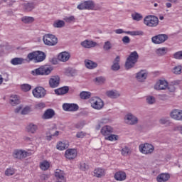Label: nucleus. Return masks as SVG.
Returning a JSON list of instances; mask_svg holds the SVG:
<instances>
[{"label": "nucleus", "mask_w": 182, "mask_h": 182, "mask_svg": "<svg viewBox=\"0 0 182 182\" xmlns=\"http://www.w3.org/2000/svg\"><path fill=\"white\" fill-rule=\"evenodd\" d=\"M27 58L30 62L34 60L35 63H39V62H43L46 59V54L40 50L33 51L28 54Z\"/></svg>", "instance_id": "f257e3e1"}, {"label": "nucleus", "mask_w": 182, "mask_h": 182, "mask_svg": "<svg viewBox=\"0 0 182 182\" xmlns=\"http://www.w3.org/2000/svg\"><path fill=\"white\" fill-rule=\"evenodd\" d=\"M155 90H169V92H174L175 88L173 85H168V82L166 80H159L154 86Z\"/></svg>", "instance_id": "f03ea898"}, {"label": "nucleus", "mask_w": 182, "mask_h": 182, "mask_svg": "<svg viewBox=\"0 0 182 182\" xmlns=\"http://www.w3.org/2000/svg\"><path fill=\"white\" fill-rule=\"evenodd\" d=\"M144 23L149 28H156L159 25V18L153 15L146 16L144 18Z\"/></svg>", "instance_id": "7ed1b4c3"}, {"label": "nucleus", "mask_w": 182, "mask_h": 182, "mask_svg": "<svg viewBox=\"0 0 182 182\" xmlns=\"http://www.w3.org/2000/svg\"><path fill=\"white\" fill-rule=\"evenodd\" d=\"M139 59V54L136 51H134L131 53L130 55L127 60V62L125 63V68L127 69H132L133 66H134V64L137 63V60Z\"/></svg>", "instance_id": "20e7f679"}, {"label": "nucleus", "mask_w": 182, "mask_h": 182, "mask_svg": "<svg viewBox=\"0 0 182 182\" xmlns=\"http://www.w3.org/2000/svg\"><path fill=\"white\" fill-rule=\"evenodd\" d=\"M90 103L91 105V107L95 110H101V109H103V106H105L103 100H102L99 97H91L90 99Z\"/></svg>", "instance_id": "39448f33"}, {"label": "nucleus", "mask_w": 182, "mask_h": 182, "mask_svg": "<svg viewBox=\"0 0 182 182\" xmlns=\"http://www.w3.org/2000/svg\"><path fill=\"white\" fill-rule=\"evenodd\" d=\"M12 156L14 159H16L17 160H22V159L32 156V153L22 149H15L12 153Z\"/></svg>", "instance_id": "423d86ee"}, {"label": "nucleus", "mask_w": 182, "mask_h": 182, "mask_svg": "<svg viewBox=\"0 0 182 182\" xmlns=\"http://www.w3.org/2000/svg\"><path fill=\"white\" fill-rule=\"evenodd\" d=\"M43 41L45 45L48 46H55L58 44V38L53 34H45Z\"/></svg>", "instance_id": "0eeeda50"}, {"label": "nucleus", "mask_w": 182, "mask_h": 182, "mask_svg": "<svg viewBox=\"0 0 182 182\" xmlns=\"http://www.w3.org/2000/svg\"><path fill=\"white\" fill-rule=\"evenodd\" d=\"M140 153L142 154H151L154 151V146L150 144H142L139 146Z\"/></svg>", "instance_id": "6e6552de"}, {"label": "nucleus", "mask_w": 182, "mask_h": 182, "mask_svg": "<svg viewBox=\"0 0 182 182\" xmlns=\"http://www.w3.org/2000/svg\"><path fill=\"white\" fill-rule=\"evenodd\" d=\"M124 122L127 124H130L131 126H133V124H137V122H139V119L133 114L128 113L124 116Z\"/></svg>", "instance_id": "1a4fd4ad"}, {"label": "nucleus", "mask_w": 182, "mask_h": 182, "mask_svg": "<svg viewBox=\"0 0 182 182\" xmlns=\"http://www.w3.org/2000/svg\"><path fill=\"white\" fill-rule=\"evenodd\" d=\"M168 39V36L166 34H159L151 38L152 43L155 45H160L164 43Z\"/></svg>", "instance_id": "9d476101"}, {"label": "nucleus", "mask_w": 182, "mask_h": 182, "mask_svg": "<svg viewBox=\"0 0 182 182\" xmlns=\"http://www.w3.org/2000/svg\"><path fill=\"white\" fill-rule=\"evenodd\" d=\"M33 95L36 99H41L42 97H45L46 95V90L43 87H37L34 90H33Z\"/></svg>", "instance_id": "9b49d317"}, {"label": "nucleus", "mask_w": 182, "mask_h": 182, "mask_svg": "<svg viewBox=\"0 0 182 182\" xmlns=\"http://www.w3.org/2000/svg\"><path fill=\"white\" fill-rule=\"evenodd\" d=\"M115 33L120 35L122 33H126L127 35H130L131 36H142L144 34L141 31H124L122 28L114 30Z\"/></svg>", "instance_id": "f8f14e48"}, {"label": "nucleus", "mask_w": 182, "mask_h": 182, "mask_svg": "<svg viewBox=\"0 0 182 182\" xmlns=\"http://www.w3.org/2000/svg\"><path fill=\"white\" fill-rule=\"evenodd\" d=\"M169 116L171 119L176 120V122H182V109H174L171 111Z\"/></svg>", "instance_id": "ddd939ff"}, {"label": "nucleus", "mask_w": 182, "mask_h": 182, "mask_svg": "<svg viewBox=\"0 0 182 182\" xmlns=\"http://www.w3.org/2000/svg\"><path fill=\"white\" fill-rule=\"evenodd\" d=\"M23 140L26 143H28V144H33V146H38L39 143H41V138L36 136L31 137L26 136L23 137Z\"/></svg>", "instance_id": "4468645a"}, {"label": "nucleus", "mask_w": 182, "mask_h": 182, "mask_svg": "<svg viewBox=\"0 0 182 182\" xmlns=\"http://www.w3.org/2000/svg\"><path fill=\"white\" fill-rule=\"evenodd\" d=\"M65 157L68 160H73L77 157V150L75 149H68L65 152Z\"/></svg>", "instance_id": "2eb2a0df"}, {"label": "nucleus", "mask_w": 182, "mask_h": 182, "mask_svg": "<svg viewBox=\"0 0 182 182\" xmlns=\"http://www.w3.org/2000/svg\"><path fill=\"white\" fill-rule=\"evenodd\" d=\"M49 86L52 87V89H55L59 86V83H60V77L58 75L52 76L49 80Z\"/></svg>", "instance_id": "dca6fc26"}, {"label": "nucleus", "mask_w": 182, "mask_h": 182, "mask_svg": "<svg viewBox=\"0 0 182 182\" xmlns=\"http://www.w3.org/2000/svg\"><path fill=\"white\" fill-rule=\"evenodd\" d=\"M148 75L147 71L141 70L136 74L135 78L137 82H144L147 79Z\"/></svg>", "instance_id": "f3484780"}, {"label": "nucleus", "mask_w": 182, "mask_h": 182, "mask_svg": "<svg viewBox=\"0 0 182 182\" xmlns=\"http://www.w3.org/2000/svg\"><path fill=\"white\" fill-rule=\"evenodd\" d=\"M63 109L65 112H76L79 110V105L76 104H64L63 105Z\"/></svg>", "instance_id": "a211bd4d"}, {"label": "nucleus", "mask_w": 182, "mask_h": 182, "mask_svg": "<svg viewBox=\"0 0 182 182\" xmlns=\"http://www.w3.org/2000/svg\"><path fill=\"white\" fill-rule=\"evenodd\" d=\"M85 9H87L88 11H98V9H100V7L95 4V2L92 1H85Z\"/></svg>", "instance_id": "6ab92c4d"}, {"label": "nucleus", "mask_w": 182, "mask_h": 182, "mask_svg": "<svg viewBox=\"0 0 182 182\" xmlns=\"http://www.w3.org/2000/svg\"><path fill=\"white\" fill-rule=\"evenodd\" d=\"M113 133V127L109 125H105L101 129V134L105 137H107L109 134Z\"/></svg>", "instance_id": "aec40b11"}, {"label": "nucleus", "mask_w": 182, "mask_h": 182, "mask_svg": "<svg viewBox=\"0 0 182 182\" xmlns=\"http://www.w3.org/2000/svg\"><path fill=\"white\" fill-rule=\"evenodd\" d=\"M106 176V169L102 168H96L94 170V177H97V178H102V177H105Z\"/></svg>", "instance_id": "412c9836"}, {"label": "nucleus", "mask_w": 182, "mask_h": 182, "mask_svg": "<svg viewBox=\"0 0 182 182\" xmlns=\"http://www.w3.org/2000/svg\"><path fill=\"white\" fill-rule=\"evenodd\" d=\"M58 59L60 62H68L70 59V54L66 51L61 52L58 54Z\"/></svg>", "instance_id": "4be33fe9"}, {"label": "nucleus", "mask_w": 182, "mask_h": 182, "mask_svg": "<svg viewBox=\"0 0 182 182\" xmlns=\"http://www.w3.org/2000/svg\"><path fill=\"white\" fill-rule=\"evenodd\" d=\"M69 147V142L66 141H60L56 144L57 150H60V151H63V150H66Z\"/></svg>", "instance_id": "5701e85b"}, {"label": "nucleus", "mask_w": 182, "mask_h": 182, "mask_svg": "<svg viewBox=\"0 0 182 182\" xmlns=\"http://www.w3.org/2000/svg\"><path fill=\"white\" fill-rule=\"evenodd\" d=\"M26 130L28 133H31V134H35V133H36V132L38 131V125L33 123H30L26 126Z\"/></svg>", "instance_id": "b1692460"}, {"label": "nucleus", "mask_w": 182, "mask_h": 182, "mask_svg": "<svg viewBox=\"0 0 182 182\" xmlns=\"http://www.w3.org/2000/svg\"><path fill=\"white\" fill-rule=\"evenodd\" d=\"M97 43L90 40H85L81 43V46L83 48H87V49H90V48H95Z\"/></svg>", "instance_id": "393cba45"}, {"label": "nucleus", "mask_w": 182, "mask_h": 182, "mask_svg": "<svg viewBox=\"0 0 182 182\" xmlns=\"http://www.w3.org/2000/svg\"><path fill=\"white\" fill-rule=\"evenodd\" d=\"M55 116V111L52 109H48L46 110L44 114L42 116V118L44 119L45 120H48L49 119H52Z\"/></svg>", "instance_id": "a878e982"}, {"label": "nucleus", "mask_w": 182, "mask_h": 182, "mask_svg": "<svg viewBox=\"0 0 182 182\" xmlns=\"http://www.w3.org/2000/svg\"><path fill=\"white\" fill-rule=\"evenodd\" d=\"M169 179L170 174L166 173H161L156 177V181L158 182H166L168 181Z\"/></svg>", "instance_id": "bb28decb"}, {"label": "nucleus", "mask_w": 182, "mask_h": 182, "mask_svg": "<svg viewBox=\"0 0 182 182\" xmlns=\"http://www.w3.org/2000/svg\"><path fill=\"white\" fill-rule=\"evenodd\" d=\"M9 103L11 106H16L21 103V100L18 95H14L10 97Z\"/></svg>", "instance_id": "cd10ccee"}, {"label": "nucleus", "mask_w": 182, "mask_h": 182, "mask_svg": "<svg viewBox=\"0 0 182 182\" xmlns=\"http://www.w3.org/2000/svg\"><path fill=\"white\" fill-rule=\"evenodd\" d=\"M85 68L87 69H96L97 68V63L92 61L91 60H85Z\"/></svg>", "instance_id": "c85d7f7f"}, {"label": "nucleus", "mask_w": 182, "mask_h": 182, "mask_svg": "<svg viewBox=\"0 0 182 182\" xmlns=\"http://www.w3.org/2000/svg\"><path fill=\"white\" fill-rule=\"evenodd\" d=\"M114 177L117 181H124L126 179V173L123 171H118L114 174Z\"/></svg>", "instance_id": "c756f323"}, {"label": "nucleus", "mask_w": 182, "mask_h": 182, "mask_svg": "<svg viewBox=\"0 0 182 182\" xmlns=\"http://www.w3.org/2000/svg\"><path fill=\"white\" fill-rule=\"evenodd\" d=\"M68 92H69V87L68 86L55 90V95H58V96H60L62 95H66Z\"/></svg>", "instance_id": "7c9ffc66"}, {"label": "nucleus", "mask_w": 182, "mask_h": 182, "mask_svg": "<svg viewBox=\"0 0 182 182\" xmlns=\"http://www.w3.org/2000/svg\"><path fill=\"white\" fill-rule=\"evenodd\" d=\"M119 62H120V57L117 56L113 62V65L111 67L112 70H119L120 69V65L119 64Z\"/></svg>", "instance_id": "2f4dec72"}, {"label": "nucleus", "mask_w": 182, "mask_h": 182, "mask_svg": "<svg viewBox=\"0 0 182 182\" xmlns=\"http://www.w3.org/2000/svg\"><path fill=\"white\" fill-rule=\"evenodd\" d=\"M43 70V75L48 76V75H50L52 73V70H53V67L48 65V66H42Z\"/></svg>", "instance_id": "473e14b6"}, {"label": "nucleus", "mask_w": 182, "mask_h": 182, "mask_svg": "<svg viewBox=\"0 0 182 182\" xmlns=\"http://www.w3.org/2000/svg\"><path fill=\"white\" fill-rule=\"evenodd\" d=\"M49 167H50V162L48 161H43L40 163V168L43 171L49 170Z\"/></svg>", "instance_id": "72a5a7b5"}, {"label": "nucleus", "mask_w": 182, "mask_h": 182, "mask_svg": "<svg viewBox=\"0 0 182 182\" xmlns=\"http://www.w3.org/2000/svg\"><path fill=\"white\" fill-rule=\"evenodd\" d=\"M106 95L111 99H116V97H119V96H120V94H119V92L116 90L107 91Z\"/></svg>", "instance_id": "f704fd0d"}, {"label": "nucleus", "mask_w": 182, "mask_h": 182, "mask_svg": "<svg viewBox=\"0 0 182 182\" xmlns=\"http://www.w3.org/2000/svg\"><path fill=\"white\" fill-rule=\"evenodd\" d=\"M121 154L124 157L130 156L132 154V149L127 146H124L121 150Z\"/></svg>", "instance_id": "c9c22d12"}, {"label": "nucleus", "mask_w": 182, "mask_h": 182, "mask_svg": "<svg viewBox=\"0 0 182 182\" xmlns=\"http://www.w3.org/2000/svg\"><path fill=\"white\" fill-rule=\"evenodd\" d=\"M167 52H168V49L166 47L159 48L156 50V53L158 56H164Z\"/></svg>", "instance_id": "e433bc0d"}, {"label": "nucleus", "mask_w": 182, "mask_h": 182, "mask_svg": "<svg viewBox=\"0 0 182 182\" xmlns=\"http://www.w3.org/2000/svg\"><path fill=\"white\" fill-rule=\"evenodd\" d=\"M132 18L133 21H136V22H139L143 19V15L140 13L134 12L132 14Z\"/></svg>", "instance_id": "4c0bfd02"}, {"label": "nucleus", "mask_w": 182, "mask_h": 182, "mask_svg": "<svg viewBox=\"0 0 182 182\" xmlns=\"http://www.w3.org/2000/svg\"><path fill=\"white\" fill-rule=\"evenodd\" d=\"M23 62H25V60L23 58H15L11 60V65H22V63H23Z\"/></svg>", "instance_id": "58836bf2"}, {"label": "nucleus", "mask_w": 182, "mask_h": 182, "mask_svg": "<svg viewBox=\"0 0 182 182\" xmlns=\"http://www.w3.org/2000/svg\"><path fill=\"white\" fill-rule=\"evenodd\" d=\"M16 172V170H15V168L10 167V168H7L5 170L4 174L7 177H11V176H14V174H15Z\"/></svg>", "instance_id": "ea45409f"}, {"label": "nucleus", "mask_w": 182, "mask_h": 182, "mask_svg": "<svg viewBox=\"0 0 182 182\" xmlns=\"http://www.w3.org/2000/svg\"><path fill=\"white\" fill-rule=\"evenodd\" d=\"M31 75H33V76H39V75L43 76L42 67L33 70L31 71Z\"/></svg>", "instance_id": "a19ab883"}, {"label": "nucleus", "mask_w": 182, "mask_h": 182, "mask_svg": "<svg viewBox=\"0 0 182 182\" xmlns=\"http://www.w3.org/2000/svg\"><path fill=\"white\" fill-rule=\"evenodd\" d=\"M105 139V140H108L109 141H116L119 140V136L116 134H109Z\"/></svg>", "instance_id": "79ce46f5"}, {"label": "nucleus", "mask_w": 182, "mask_h": 182, "mask_svg": "<svg viewBox=\"0 0 182 182\" xmlns=\"http://www.w3.org/2000/svg\"><path fill=\"white\" fill-rule=\"evenodd\" d=\"M64 26L65 21L63 20H56L53 24L54 28H63Z\"/></svg>", "instance_id": "37998d69"}, {"label": "nucleus", "mask_w": 182, "mask_h": 182, "mask_svg": "<svg viewBox=\"0 0 182 182\" xmlns=\"http://www.w3.org/2000/svg\"><path fill=\"white\" fill-rule=\"evenodd\" d=\"M21 21L23 23H32L35 21V18L31 16H23L21 18Z\"/></svg>", "instance_id": "c03bdc74"}, {"label": "nucleus", "mask_w": 182, "mask_h": 182, "mask_svg": "<svg viewBox=\"0 0 182 182\" xmlns=\"http://www.w3.org/2000/svg\"><path fill=\"white\" fill-rule=\"evenodd\" d=\"M36 6V4L33 2L26 3L25 4V9L27 10L28 12L32 11Z\"/></svg>", "instance_id": "a18cd8bd"}, {"label": "nucleus", "mask_w": 182, "mask_h": 182, "mask_svg": "<svg viewBox=\"0 0 182 182\" xmlns=\"http://www.w3.org/2000/svg\"><path fill=\"white\" fill-rule=\"evenodd\" d=\"M63 20L65 21V22H67L68 23H70L72 22H75L76 18H75V16H70L64 17Z\"/></svg>", "instance_id": "49530a36"}, {"label": "nucleus", "mask_w": 182, "mask_h": 182, "mask_svg": "<svg viewBox=\"0 0 182 182\" xmlns=\"http://www.w3.org/2000/svg\"><path fill=\"white\" fill-rule=\"evenodd\" d=\"M181 70H182V66L177 65L173 68L172 72L173 73H174V75H181Z\"/></svg>", "instance_id": "de8ad7c7"}, {"label": "nucleus", "mask_w": 182, "mask_h": 182, "mask_svg": "<svg viewBox=\"0 0 182 182\" xmlns=\"http://www.w3.org/2000/svg\"><path fill=\"white\" fill-rule=\"evenodd\" d=\"M21 89L23 92H29L32 89V87L29 84H23L21 86Z\"/></svg>", "instance_id": "09e8293b"}, {"label": "nucleus", "mask_w": 182, "mask_h": 182, "mask_svg": "<svg viewBox=\"0 0 182 182\" xmlns=\"http://www.w3.org/2000/svg\"><path fill=\"white\" fill-rule=\"evenodd\" d=\"M80 96L82 99L84 100L89 99V97H90V92L82 91V92H80Z\"/></svg>", "instance_id": "8fccbe9b"}, {"label": "nucleus", "mask_w": 182, "mask_h": 182, "mask_svg": "<svg viewBox=\"0 0 182 182\" xmlns=\"http://www.w3.org/2000/svg\"><path fill=\"white\" fill-rule=\"evenodd\" d=\"M11 48V46H9L8 43H2V44H0V50H9Z\"/></svg>", "instance_id": "3c124183"}, {"label": "nucleus", "mask_w": 182, "mask_h": 182, "mask_svg": "<svg viewBox=\"0 0 182 182\" xmlns=\"http://www.w3.org/2000/svg\"><path fill=\"white\" fill-rule=\"evenodd\" d=\"M95 82L97 85H102V83H105V82H106V78H105V77H97L95 78Z\"/></svg>", "instance_id": "603ef678"}, {"label": "nucleus", "mask_w": 182, "mask_h": 182, "mask_svg": "<svg viewBox=\"0 0 182 182\" xmlns=\"http://www.w3.org/2000/svg\"><path fill=\"white\" fill-rule=\"evenodd\" d=\"M146 102L149 105H154L156 103V98L153 96H148L146 97Z\"/></svg>", "instance_id": "864d4df0"}, {"label": "nucleus", "mask_w": 182, "mask_h": 182, "mask_svg": "<svg viewBox=\"0 0 182 182\" xmlns=\"http://www.w3.org/2000/svg\"><path fill=\"white\" fill-rule=\"evenodd\" d=\"M112 119L107 117H104L100 119V124H107V123H111Z\"/></svg>", "instance_id": "5fc2aeb1"}, {"label": "nucleus", "mask_w": 182, "mask_h": 182, "mask_svg": "<svg viewBox=\"0 0 182 182\" xmlns=\"http://www.w3.org/2000/svg\"><path fill=\"white\" fill-rule=\"evenodd\" d=\"M103 48L105 50H110V49H112V43H110V41H106Z\"/></svg>", "instance_id": "6e6d98bb"}, {"label": "nucleus", "mask_w": 182, "mask_h": 182, "mask_svg": "<svg viewBox=\"0 0 182 182\" xmlns=\"http://www.w3.org/2000/svg\"><path fill=\"white\" fill-rule=\"evenodd\" d=\"M46 107V105L44 102H38L36 105V109H38V110H41V109H45Z\"/></svg>", "instance_id": "4d7b16f0"}, {"label": "nucleus", "mask_w": 182, "mask_h": 182, "mask_svg": "<svg viewBox=\"0 0 182 182\" xmlns=\"http://www.w3.org/2000/svg\"><path fill=\"white\" fill-rule=\"evenodd\" d=\"M28 113H31V107L29 106L25 107L21 110V114H28Z\"/></svg>", "instance_id": "13d9d810"}, {"label": "nucleus", "mask_w": 182, "mask_h": 182, "mask_svg": "<svg viewBox=\"0 0 182 182\" xmlns=\"http://www.w3.org/2000/svg\"><path fill=\"white\" fill-rule=\"evenodd\" d=\"M80 169L82 171H87V170H89V165H87L86 163H82L80 164Z\"/></svg>", "instance_id": "bf43d9fd"}, {"label": "nucleus", "mask_w": 182, "mask_h": 182, "mask_svg": "<svg viewBox=\"0 0 182 182\" xmlns=\"http://www.w3.org/2000/svg\"><path fill=\"white\" fill-rule=\"evenodd\" d=\"M77 8L79 9V11H83V10L86 9V6H85V1L78 4Z\"/></svg>", "instance_id": "052dcab7"}, {"label": "nucleus", "mask_w": 182, "mask_h": 182, "mask_svg": "<svg viewBox=\"0 0 182 182\" xmlns=\"http://www.w3.org/2000/svg\"><path fill=\"white\" fill-rule=\"evenodd\" d=\"M173 58L175 59H182V51L176 52L175 54H173Z\"/></svg>", "instance_id": "680f3d73"}, {"label": "nucleus", "mask_w": 182, "mask_h": 182, "mask_svg": "<svg viewBox=\"0 0 182 182\" xmlns=\"http://www.w3.org/2000/svg\"><path fill=\"white\" fill-rule=\"evenodd\" d=\"M168 117H163L159 120V123H161V124H166V123H168Z\"/></svg>", "instance_id": "e2e57ef3"}, {"label": "nucleus", "mask_w": 182, "mask_h": 182, "mask_svg": "<svg viewBox=\"0 0 182 182\" xmlns=\"http://www.w3.org/2000/svg\"><path fill=\"white\" fill-rule=\"evenodd\" d=\"M85 136H86V134L83 132H79L76 134V137L77 139H83V137H85Z\"/></svg>", "instance_id": "0e129e2a"}, {"label": "nucleus", "mask_w": 182, "mask_h": 182, "mask_svg": "<svg viewBox=\"0 0 182 182\" xmlns=\"http://www.w3.org/2000/svg\"><path fill=\"white\" fill-rule=\"evenodd\" d=\"M122 42H124V43H130V38H129V36L123 37Z\"/></svg>", "instance_id": "69168bd1"}, {"label": "nucleus", "mask_w": 182, "mask_h": 182, "mask_svg": "<svg viewBox=\"0 0 182 182\" xmlns=\"http://www.w3.org/2000/svg\"><path fill=\"white\" fill-rule=\"evenodd\" d=\"M22 112V105H19L15 109L16 113H21Z\"/></svg>", "instance_id": "338daca9"}, {"label": "nucleus", "mask_w": 182, "mask_h": 182, "mask_svg": "<svg viewBox=\"0 0 182 182\" xmlns=\"http://www.w3.org/2000/svg\"><path fill=\"white\" fill-rule=\"evenodd\" d=\"M175 130H177L178 132H179V133H181V134H182V124L176 127L175 128Z\"/></svg>", "instance_id": "774afa93"}]
</instances>
